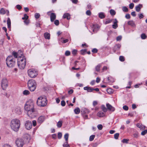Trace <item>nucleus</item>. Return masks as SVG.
<instances>
[{
  "label": "nucleus",
  "mask_w": 147,
  "mask_h": 147,
  "mask_svg": "<svg viewBox=\"0 0 147 147\" xmlns=\"http://www.w3.org/2000/svg\"><path fill=\"white\" fill-rule=\"evenodd\" d=\"M34 107V104L33 102L31 100L27 102L25 106V109L27 111L28 115L31 118L35 116Z\"/></svg>",
  "instance_id": "1"
},
{
  "label": "nucleus",
  "mask_w": 147,
  "mask_h": 147,
  "mask_svg": "<svg viewBox=\"0 0 147 147\" xmlns=\"http://www.w3.org/2000/svg\"><path fill=\"white\" fill-rule=\"evenodd\" d=\"M20 120L17 119L11 120L10 123V126L11 129L15 131H18L20 127Z\"/></svg>",
  "instance_id": "2"
},
{
  "label": "nucleus",
  "mask_w": 147,
  "mask_h": 147,
  "mask_svg": "<svg viewBox=\"0 0 147 147\" xmlns=\"http://www.w3.org/2000/svg\"><path fill=\"white\" fill-rule=\"evenodd\" d=\"M37 105L40 107H44L47 104V100L45 96H40L37 101Z\"/></svg>",
  "instance_id": "3"
},
{
  "label": "nucleus",
  "mask_w": 147,
  "mask_h": 147,
  "mask_svg": "<svg viewBox=\"0 0 147 147\" xmlns=\"http://www.w3.org/2000/svg\"><path fill=\"white\" fill-rule=\"evenodd\" d=\"M6 64L9 67H12L15 64V59L11 56H8L6 59Z\"/></svg>",
  "instance_id": "4"
},
{
  "label": "nucleus",
  "mask_w": 147,
  "mask_h": 147,
  "mask_svg": "<svg viewBox=\"0 0 147 147\" xmlns=\"http://www.w3.org/2000/svg\"><path fill=\"white\" fill-rule=\"evenodd\" d=\"M36 85V82L33 79L30 80L28 82V87L31 91H34L35 90Z\"/></svg>",
  "instance_id": "5"
},
{
  "label": "nucleus",
  "mask_w": 147,
  "mask_h": 147,
  "mask_svg": "<svg viewBox=\"0 0 147 147\" xmlns=\"http://www.w3.org/2000/svg\"><path fill=\"white\" fill-rule=\"evenodd\" d=\"M28 76L31 78L35 77L38 75V72L34 69H32L28 70Z\"/></svg>",
  "instance_id": "6"
},
{
  "label": "nucleus",
  "mask_w": 147,
  "mask_h": 147,
  "mask_svg": "<svg viewBox=\"0 0 147 147\" xmlns=\"http://www.w3.org/2000/svg\"><path fill=\"white\" fill-rule=\"evenodd\" d=\"M16 143L18 147H22L24 144V141L21 138H18L16 141Z\"/></svg>",
  "instance_id": "7"
},
{
  "label": "nucleus",
  "mask_w": 147,
  "mask_h": 147,
  "mask_svg": "<svg viewBox=\"0 0 147 147\" xmlns=\"http://www.w3.org/2000/svg\"><path fill=\"white\" fill-rule=\"evenodd\" d=\"M8 81L6 78L3 79L2 81L1 87L3 90H5L8 86Z\"/></svg>",
  "instance_id": "8"
},
{
  "label": "nucleus",
  "mask_w": 147,
  "mask_h": 147,
  "mask_svg": "<svg viewBox=\"0 0 147 147\" xmlns=\"http://www.w3.org/2000/svg\"><path fill=\"white\" fill-rule=\"evenodd\" d=\"M26 65V61L25 60H23V62L18 61V67L20 69H24Z\"/></svg>",
  "instance_id": "9"
},
{
  "label": "nucleus",
  "mask_w": 147,
  "mask_h": 147,
  "mask_svg": "<svg viewBox=\"0 0 147 147\" xmlns=\"http://www.w3.org/2000/svg\"><path fill=\"white\" fill-rule=\"evenodd\" d=\"M26 128L28 130L31 129L32 127V122L29 121H27L25 123Z\"/></svg>",
  "instance_id": "10"
},
{
  "label": "nucleus",
  "mask_w": 147,
  "mask_h": 147,
  "mask_svg": "<svg viewBox=\"0 0 147 147\" xmlns=\"http://www.w3.org/2000/svg\"><path fill=\"white\" fill-rule=\"evenodd\" d=\"M45 118L44 116H40L37 119V122L38 123L41 124L45 120Z\"/></svg>",
  "instance_id": "11"
},
{
  "label": "nucleus",
  "mask_w": 147,
  "mask_h": 147,
  "mask_svg": "<svg viewBox=\"0 0 147 147\" xmlns=\"http://www.w3.org/2000/svg\"><path fill=\"white\" fill-rule=\"evenodd\" d=\"M106 106L107 107V109L109 110L112 112L114 111L115 108L109 103L107 104Z\"/></svg>",
  "instance_id": "12"
},
{
  "label": "nucleus",
  "mask_w": 147,
  "mask_h": 147,
  "mask_svg": "<svg viewBox=\"0 0 147 147\" xmlns=\"http://www.w3.org/2000/svg\"><path fill=\"white\" fill-rule=\"evenodd\" d=\"M50 17L51 22H53L56 18V15L55 13H51Z\"/></svg>",
  "instance_id": "13"
},
{
  "label": "nucleus",
  "mask_w": 147,
  "mask_h": 147,
  "mask_svg": "<svg viewBox=\"0 0 147 147\" xmlns=\"http://www.w3.org/2000/svg\"><path fill=\"white\" fill-rule=\"evenodd\" d=\"M84 89L87 90L88 92H91L93 91V88L90 87L86 86L84 88Z\"/></svg>",
  "instance_id": "14"
},
{
  "label": "nucleus",
  "mask_w": 147,
  "mask_h": 147,
  "mask_svg": "<svg viewBox=\"0 0 147 147\" xmlns=\"http://www.w3.org/2000/svg\"><path fill=\"white\" fill-rule=\"evenodd\" d=\"M127 24L128 25L133 27H135L136 26L133 20L129 21L127 22Z\"/></svg>",
  "instance_id": "15"
},
{
  "label": "nucleus",
  "mask_w": 147,
  "mask_h": 147,
  "mask_svg": "<svg viewBox=\"0 0 147 147\" xmlns=\"http://www.w3.org/2000/svg\"><path fill=\"white\" fill-rule=\"evenodd\" d=\"M24 60L25 61H26V59L24 56L22 55L21 56H19L18 58V61L23 62V60Z\"/></svg>",
  "instance_id": "16"
},
{
  "label": "nucleus",
  "mask_w": 147,
  "mask_h": 147,
  "mask_svg": "<svg viewBox=\"0 0 147 147\" xmlns=\"http://www.w3.org/2000/svg\"><path fill=\"white\" fill-rule=\"evenodd\" d=\"M118 21L116 19H114V21L113 22V24L112 25V27L113 28L116 29L118 27V25L117 23Z\"/></svg>",
  "instance_id": "17"
},
{
  "label": "nucleus",
  "mask_w": 147,
  "mask_h": 147,
  "mask_svg": "<svg viewBox=\"0 0 147 147\" xmlns=\"http://www.w3.org/2000/svg\"><path fill=\"white\" fill-rule=\"evenodd\" d=\"M142 7V5L139 4L136 7V10L137 12H138L140 11Z\"/></svg>",
  "instance_id": "18"
},
{
  "label": "nucleus",
  "mask_w": 147,
  "mask_h": 147,
  "mask_svg": "<svg viewBox=\"0 0 147 147\" xmlns=\"http://www.w3.org/2000/svg\"><path fill=\"white\" fill-rule=\"evenodd\" d=\"M63 18H67L68 20H69L70 18V15L69 13H65L63 16Z\"/></svg>",
  "instance_id": "19"
},
{
  "label": "nucleus",
  "mask_w": 147,
  "mask_h": 147,
  "mask_svg": "<svg viewBox=\"0 0 147 147\" xmlns=\"http://www.w3.org/2000/svg\"><path fill=\"white\" fill-rule=\"evenodd\" d=\"M105 115L104 113L100 111L98 112L97 114V115L100 117H104Z\"/></svg>",
  "instance_id": "20"
},
{
  "label": "nucleus",
  "mask_w": 147,
  "mask_h": 147,
  "mask_svg": "<svg viewBox=\"0 0 147 147\" xmlns=\"http://www.w3.org/2000/svg\"><path fill=\"white\" fill-rule=\"evenodd\" d=\"M81 112L82 113L85 114L89 113L90 111L88 109L84 108L82 109Z\"/></svg>",
  "instance_id": "21"
},
{
  "label": "nucleus",
  "mask_w": 147,
  "mask_h": 147,
  "mask_svg": "<svg viewBox=\"0 0 147 147\" xmlns=\"http://www.w3.org/2000/svg\"><path fill=\"white\" fill-rule=\"evenodd\" d=\"M99 29V27L98 25H96L95 26L94 28H93L92 31L94 32H96Z\"/></svg>",
  "instance_id": "22"
},
{
  "label": "nucleus",
  "mask_w": 147,
  "mask_h": 147,
  "mask_svg": "<svg viewBox=\"0 0 147 147\" xmlns=\"http://www.w3.org/2000/svg\"><path fill=\"white\" fill-rule=\"evenodd\" d=\"M44 35L46 39H49L50 38V35L49 33L47 32L45 33Z\"/></svg>",
  "instance_id": "23"
},
{
  "label": "nucleus",
  "mask_w": 147,
  "mask_h": 147,
  "mask_svg": "<svg viewBox=\"0 0 147 147\" xmlns=\"http://www.w3.org/2000/svg\"><path fill=\"white\" fill-rule=\"evenodd\" d=\"M7 23L8 26V28L10 29L11 27V20L9 18H7Z\"/></svg>",
  "instance_id": "24"
},
{
  "label": "nucleus",
  "mask_w": 147,
  "mask_h": 147,
  "mask_svg": "<svg viewBox=\"0 0 147 147\" xmlns=\"http://www.w3.org/2000/svg\"><path fill=\"white\" fill-rule=\"evenodd\" d=\"M24 138L25 139H26L28 142L29 140L30 139V136L28 134H26L24 135Z\"/></svg>",
  "instance_id": "25"
},
{
  "label": "nucleus",
  "mask_w": 147,
  "mask_h": 147,
  "mask_svg": "<svg viewBox=\"0 0 147 147\" xmlns=\"http://www.w3.org/2000/svg\"><path fill=\"white\" fill-rule=\"evenodd\" d=\"M99 17L103 19L105 18V16L104 13L103 12H100L99 13L98 15Z\"/></svg>",
  "instance_id": "26"
},
{
  "label": "nucleus",
  "mask_w": 147,
  "mask_h": 147,
  "mask_svg": "<svg viewBox=\"0 0 147 147\" xmlns=\"http://www.w3.org/2000/svg\"><path fill=\"white\" fill-rule=\"evenodd\" d=\"M74 111L76 114H78L80 112V109L79 108L77 107L74 110Z\"/></svg>",
  "instance_id": "27"
},
{
  "label": "nucleus",
  "mask_w": 147,
  "mask_h": 147,
  "mask_svg": "<svg viewBox=\"0 0 147 147\" xmlns=\"http://www.w3.org/2000/svg\"><path fill=\"white\" fill-rule=\"evenodd\" d=\"M101 65L100 64H98L95 67L96 70L97 71H100V69L101 67Z\"/></svg>",
  "instance_id": "28"
},
{
  "label": "nucleus",
  "mask_w": 147,
  "mask_h": 147,
  "mask_svg": "<svg viewBox=\"0 0 147 147\" xmlns=\"http://www.w3.org/2000/svg\"><path fill=\"white\" fill-rule=\"evenodd\" d=\"M62 121H59L57 123V127L59 128H60L62 125Z\"/></svg>",
  "instance_id": "29"
},
{
  "label": "nucleus",
  "mask_w": 147,
  "mask_h": 147,
  "mask_svg": "<svg viewBox=\"0 0 147 147\" xmlns=\"http://www.w3.org/2000/svg\"><path fill=\"white\" fill-rule=\"evenodd\" d=\"M110 13L111 14L112 16H114L115 15L116 12L113 9H111L110 11Z\"/></svg>",
  "instance_id": "30"
},
{
  "label": "nucleus",
  "mask_w": 147,
  "mask_h": 147,
  "mask_svg": "<svg viewBox=\"0 0 147 147\" xmlns=\"http://www.w3.org/2000/svg\"><path fill=\"white\" fill-rule=\"evenodd\" d=\"M68 137L69 134L68 133H66L65 135L64 138L66 142H67Z\"/></svg>",
  "instance_id": "31"
},
{
  "label": "nucleus",
  "mask_w": 147,
  "mask_h": 147,
  "mask_svg": "<svg viewBox=\"0 0 147 147\" xmlns=\"http://www.w3.org/2000/svg\"><path fill=\"white\" fill-rule=\"evenodd\" d=\"M141 37L142 39H145L146 38L147 36L145 34L143 33L141 34Z\"/></svg>",
  "instance_id": "32"
},
{
  "label": "nucleus",
  "mask_w": 147,
  "mask_h": 147,
  "mask_svg": "<svg viewBox=\"0 0 147 147\" xmlns=\"http://www.w3.org/2000/svg\"><path fill=\"white\" fill-rule=\"evenodd\" d=\"M101 109L104 112H106L107 111V109L105 107V106L104 105H102L101 106Z\"/></svg>",
  "instance_id": "33"
},
{
  "label": "nucleus",
  "mask_w": 147,
  "mask_h": 147,
  "mask_svg": "<svg viewBox=\"0 0 147 147\" xmlns=\"http://www.w3.org/2000/svg\"><path fill=\"white\" fill-rule=\"evenodd\" d=\"M122 10L124 12H128V9L126 7H123Z\"/></svg>",
  "instance_id": "34"
},
{
  "label": "nucleus",
  "mask_w": 147,
  "mask_h": 147,
  "mask_svg": "<svg viewBox=\"0 0 147 147\" xmlns=\"http://www.w3.org/2000/svg\"><path fill=\"white\" fill-rule=\"evenodd\" d=\"M95 136V135H91L89 138V140L90 141H92L94 139Z\"/></svg>",
  "instance_id": "35"
},
{
  "label": "nucleus",
  "mask_w": 147,
  "mask_h": 147,
  "mask_svg": "<svg viewBox=\"0 0 147 147\" xmlns=\"http://www.w3.org/2000/svg\"><path fill=\"white\" fill-rule=\"evenodd\" d=\"M23 94L25 95H27L30 94V92L28 90H25L24 91Z\"/></svg>",
  "instance_id": "36"
},
{
  "label": "nucleus",
  "mask_w": 147,
  "mask_h": 147,
  "mask_svg": "<svg viewBox=\"0 0 147 147\" xmlns=\"http://www.w3.org/2000/svg\"><path fill=\"white\" fill-rule=\"evenodd\" d=\"M0 13L2 14H5V11L4 9L1 8L0 10Z\"/></svg>",
  "instance_id": "37"
},
{
  "label": "nucleus",
  "mask_w": 147,
  "mask_h": 147,
  "mask_svg": "<svg viewBox=\"0 0 147 147\" xmlns=\"http://www.w3.org/2000/svg\"><path fill=\"white\" fill-rule=\"evenodd\" d=\"M119 136V133H116L114 134V138L116 139H118Z\"/></svg>",
  "instance_id": "38"
},
{
  "label": "nucleus",
  "mask_w": 147,
  "mask_h": 147,
  "mask_svg": "<svg viewBox=\"0 0 147 147\" xmlns=\"http://www.w3.org/2000/svg\"><path fill=\"white\" fill-rule=\"evenodd\" d=\"M103 126L101 124H99L97 125V128L99 130H101L102 129Z\"/></svg>",
  "instance_id": "39"
},
{
  "label": "nucleus",
  "mask_w": 147,
  "mask_h": 147,
  "mask_svg": "<svg viewBox=\"0 0 147 147\" xmlns=\"http://www.w3.org/2000/svg\"><path fill=\"white\" fill-rule=\"evenodd\" d=\"M64 147H69V146L67 142H66L63 144Z\"/></svg>",
  "instance_id": "40"
},
{
  "label": "nucleus",
  "mask_w": 147,
  "mask_h": 147,
  "mask_svg": "<svg viewBox=\"0 0 147 147\" xmlns=\"http://www.w3.org/2000/svg\"><path fill=\"white\" fill-rule=\"evenodd\" d=\"M129 140L128 139H124L122 140V142L123 143H127L128 142Z\"/></svg>",
  "instance_id": "41"
},
{
  "label": "nucleus",
  "mask_w": 147,
  "mask_h": 147,
  "mask_svg": "<svg viewBox=\"0 0 147 147\" xmlns=\"http://www.w3.org/2000/svg\"><path fill=\"white\" fill-rule=\"evenodd\" d=\"M112 21V20H110V19L107 20L105 21V24H108L110 23Z\"/></svg>",
  "instance_id": "42"
},
{
  "label": "nucleus",
  "mask_w": 147,
  "mask_h": 147,
  "mask_svg": "<svg viewBox=\"0 0 147 147\" xmlns=\"http://www.w3.org/2000/svg\"><path fill=\"white\" fill-rule=\"evenodd\" d=\"M147 133V130H145L142 131L141 133V134L142 135L144 136Z\"/></svg>",
  "instance_id": "43"
},
{
  "label": "nucleus",
  "mask_w": 147,
  "mask_h": 147,
  "mask_svg": "<svg viewBox=\"0 0 147 147\" xmlns=\"http://www.w3.org/2000/svg\"><path fill=\"white\" fill-rule=\"evenodd\" d=\"M40 16V14L39 13H36L35 14V17L36 19L38 18Z\"/></svg>",
  "instance_id": "44"
},
{
  "label": "nucleus",
  "mask_w": 147,
  "mask_h": 147,
  "mask_svg": "<svg viewBox=\"0 0 147 147\" xmlns=\"http://www.w3.org/2000/svg\"><path fill=\"white\" fill-rule=\"evenodd\" d=\"M86 50L85 49L82 50L80 51L81 53L83 55H84L86 53Z\"/></svg>",
  "instance_id": "45"
},
{
  "label": "nucleus",
  "mask_w": 147,
  "mask_h": 147,
  "mask_svg": "<svg viewBox=\"0 0 147 147\" xmlns=\"http://www.w3.org/2000/svg\"><path fill=\"white\" fill-rule=\"evenodd\" d=\"M119 60L121 61H124V58L123 56H120L119 58Z\"/></svg>",
  "instance_id": "46"
},
{
  "label": "nucleus",
  "mask_w": 147,
  "mask_h": 147,
  "mask_svg": "<svg viewBox=\"0 0 147 147\" xmlns=\"http://www.w3.org/2000/svg\"><path fill=\"white\" fill-rule=\"evenodd\" d=\"M28 18V16L26 14L24 15V17H22V19L23 20H27Z\"/></svg>",
  "instance_id": "47"
},
{
  "label": "nucleus",
  "mask_w": 147,
  "mask_h": 147,
  "mask_svg": "<svg viewBox=\"0 0 147 147\" xmlns=\"http://www.w3.org/2000/svg\"><path fill=\"white\" fill-rule=\"evenodd\" d=\"M13 55L14 56L15 58H17L18 57V54L17 52H13Z\"/></svg>",
  "instance_id": "48"
},
{
  "label": "nucleus",
  "mask_w": 147,
  "mask_h": 147,
  "mask_svg": "<svg viewBox=\"0 0 147 147\" xmlns=\"http://www.w3.org/2000/svg\"><path fill=\"white\" fill-rule=\"evenodd\" d=\"M62 136V133L61 132H59L58 134V137L59 139H60L61 138Z\"/></svg>",
  "instance_id": "49"
},
{
  "label": "nucleus",
  "mask_w": 147,
  "mask_h": 147,
  "mask_svg": "<svg viewBox=\"0 0 147 147\" xmlns=\"http://www.w3.org/2000/svg\"><path fill=\"white\" fill-rule=\"evenodd\" d=\"M55 24L56 25L58 26L59 24V21L58 20H56L54 21Z\"/></svg>",
  "instance_id": "50"
},
{
  "label": "nucleus",
  "mask_w": 147,
  "mask_h": 147,
  "mask_svg": "<svg viewBox=\"0 0 147 147\" xmlns=\"http://www.w3.org/2000/svg\"><path fill=\"white\" fill-rule=\"evenodd\" d=\"M134 3H131L129 5V7L130 9H132L134 7Z\"/></svg>",
  "instance_id": "51"
},
{
  "label": "nucleus",
  "mask_w": 147,
  "mask_h": 147,
  "mask_svg": "<svg viewBox=\"0 0 147 147\" xmlns=\"http://www.w3.org/2000/svg\"><path fill=\"white\" fill-rule=\"evenodd\" d=\"M123 109L125 110V111H127L128 109V107L126 106V105H124L123 107Z\"/></svg>",
  "instance_id": "52"
},
{
  "label": "nucleus",
  "mask_w": 147,
  "mask_h": 147,
  "mask_svg": "<svg viewBox=\"0 0 147 147\" xmlns=\"http://www.w3.org/2000/svg\"><path fill=\"white\" fill-rule=\"evenodd\" d=\"M61 105L62 106L64 107L65 105V102L64 100L61 101Z\"/></svg>",
  "instance_id": "53"
},
{
  "label": "nucleus",
  "mask_w": 147,
  "mask_h": 147,
  "mask_svg": "<svg viewBox=\"0 0 147 147\" xmlns=\"http://www.w3.org/2000/svg\"><path fill=\"white\" fill-rule=\"evenodd\" d=\"M70 52L68 51H66L65 53V55L67 56L69 55H70Z\"/></svg>",
  "instance_id": "54"
},
{
  "label": "nucleus",
  "mask_w": 147,
  "mask_h": 147,
  "mask_svg": "<svg viewBox=\"0 0 147 147\" xmlns=\"http://www.w3.org/2000/svg\"><path fill=\"white\" fill-rule=\"evenodd\" d=\"M107 91L108 93L109 94H111L113 92L112 90L110 88L108 89L107 90Z\"/></svg>",
  "instance_id": "55"
},
{
  "label": "nucleus",
  "mask_w": 147,
  "mask_h": 147,
  "mask_svg": "<svg viewBox=\"0 0 147 147\" xmlns=\"http://www.w3.org/2000/svg\"><path fill=\"white\" fill-rule=\"evenodd\" d=\"M122 38V36H119L117 37L116 40L117 41L120 40Z\"/></svg>",
  "instance_id": "56"
},
{
  "label": "nucleus",
  "mask_w": 147,
  "mask_h": 147,
  "mask_svg": "<svg viewBox=\"0 0 147 147\" xmlns=\"http://www.w3.org/2000/svg\"><path fill=\"white\" fill-rule=\"evenodd\" d=\"M16 8L19 10H20L22 9V7L19 5H17L16 6Z\"/></svg>",
  "instance_id": "57"
},
{
  "label": "nucleus",
  "mask_w": 147,
  "mask_h": 147,
  "mask_svg": "<svg viewBox=\"0 0 147 147\" xmlns=\"http://www.w3.org/2000/svg\"><path fill=\"white\" fill-rule=\"evenodd\" d=\"M86 13L87 15L90 16L91 14V12L90 10H87L86 12Z\"/></svg>",
  "instance_id": "58"
},
{
  "label": "nucleus",
  "mask_w": 147,
  "mask_h": 147,
  "mask_svg": "<svg viewBox=\"0 0 147 147\" xmlns=\"http://www.w3.org/2000/svg\"><path fill=\"white\" fill-rule=\"evenodd\" d=\"M125 17L127 19H129L130 18V16L129 14H127L126 15Z\"/></svg>",
  "instance_id": "59"
},
{
  "label": "nucleus",
  "mask_w": 147,
  "mask_h": 147,
  "mask_svg": "<svg viewBox=\"0 0 147 147\" xmlns=\"http://www.w3.org/2000/svg\"><path fill=\"white\" fill-rule=\"evenodd\" d=\"M140 19L143 18L144 17V16L142 13H140L138 15Z\"/></svg>",
  "instance_id": "60"
},
{
  "label": "nucleus",
  "mask_w": 147,
  "mask_h": 147,
  "mask_svg": "<svg viewBox=\"0 0 147 147\" xmlns=\"http://www.w3.org/2000/svg\"><path fill=\"white\" fill-rule=\"evenodd\" d=\"M24 22L26 25L28 24L29 23V21L28 20H25Z\"/></svg>",
  "instance_id": "61"
},
{
  "label": "nucleus",
  "mask_w": 147,
  "mask_h": 147,
  "mask_svg": "<svg viewBox=\"0 0 147 147\" xmlns=\"http://www.w3.org/2000/svg\"><path fill=\"white\" fill-rule=\"evenodd\" d=\"M77 52V51L76 50H74L72 52V53L74 55H75Z\"/></svg>",
  "instance_id": "62"
},
{
  "label": "nucleus",
  "mask_w": 147,
  "mask_h": 147,
  "mask_svg": "<svg viewBox=\"0 0 147 147\" xmlns=\"http://www.w3.org/2000/svg\"><path fill=\"white\" fill-rule=\"evenodd\" d=\"M92 51L93 53H96L97 52V50L95 48H94L92 49Z\"/></svg>",
  "instance_id": "63"
},
{
  "label": "nucleus",
  "mask_w": 147,
  "mask_h": 147,
  "mask_svg": "<svg viewBox=\"0 0 147 147\" xmlns=\"http://www.w3.org/2000/svg\"><path fill=\"white\" fill-rule=\"evenodd\" d=\"M2 147H11L10 146L7 144H5Z\"/></svg>",
  "instance_id": "64"
}]
</instances>
